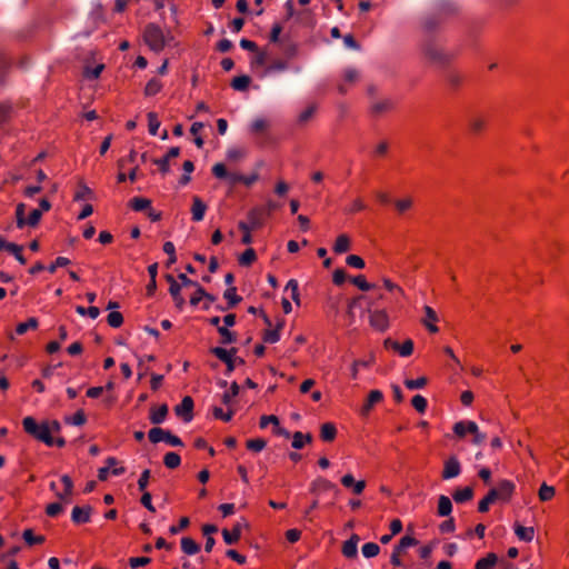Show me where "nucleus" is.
<instances>
[{
	"label": "nucleus",
	"mask_w": 569,
	"mask_h": 569,
	"mask_svg": "<svg viewBox=\"0 0 569 569\" xmlns=\"http://www.w3.org/2000/svg\"><path fill=\"white\" fill-rule=\"evenodd\" d=\"M538 496L541 501H549L555 496V488L552 486H548L547 483H542L539 488Z\"/></svg>",
	"instance_id": "obj_44"
},
{
	"label": "nucleus",
	"mask_w": 569,
	"mask_h": 569,
	"mask_svg": "<svg viewBox=\"0 0 569 569\" xmlns=\"http://www.w3.org/2000/svg\"><path fill=\"white\" fill-rule=\"evenodd\" d=\"M382 286L387 291H389L392 295L396 301H399L400 298L405 297L403 289L389 278H382Z\"/></svg>",
	"instance_id": "obj_23"
},
{
	"label": "nucleus",
	"mask_w": 569,
	"mask_h": 569,
	"mask_svg": "<svg viewBox=\"0 0 569 569\" xmlns=\"http://www.w3.org/2000/svg\"><path fill=\"white\" fill-rule=\"evenodd\" d=\"M383 400V393L378 390V389H375V390H371L360 410V413L362 416H368L370 413V411L372 410V408L380 403L381 401Z\"/></svg>",
	"instance_id": "obj_13"
},
{
	"label": "nucleus",
	"mask_w": 569,
	"mask_h": 569,
	"mask_svg": "<svg viewBox=\"0 0 569 569\" xmlns=\"http://www.w3.org/2000/svg\"><path fill=\"white\" fill-rule=\"evenodd\" d=\"M373 363V357L368 360H356L351 365V377L352 379L358 378L359 369L369 368Z\"/></svg>",
	"instance_id": "obj_37"
},
{
	"label": "nucleus",
	"mask_w": 569,
	"mask_h": 569,
	"mask_svg": "<svg viewBox=\"0 0 569 569\" xmlns=\"http://www.w3.org/2000/svg\"><path fill=\"white\" fill-rule=\"evenodd\" d=\"M333 489H337V486L325 479V478H317L315 481H312L311 483V491H317V490H333Z\"/></svg>",
	"instance_id": "obj_36"
},
{
	"label": "nucleus",
	"mask_w": 569,
	"mask_h": 569,
	"mask_svg": "<svg viewBox=\"0 0 569 569\" xmlns=\"http://www.w3.org/2000/svg\"><path fill=\"white\" fill-rule=\"evenodd\" d=\"M287 69H288V62L282 59H277L264 68V70L260 74V77L261 78L269 77L271 74L286 71Z\"/></svg>",
	"instance_id": "obj_20"
},
{
	"label": "nucleus",
	"mask_w": 569,
	"mask_h": 569,
	"mask_svg": "<svg viewBox=\"0 0 569 569\" xmlns=\"http://www.w3.org/2000/svg\"><path fill=\"white\" fill-rule=\"evenodd\" d=\"M162 89V83L160 80L158 79H151L148 81V83L146 84V88H144V94L148 96V97H152V96H156L157 93H159Z\"/></svg>",
	"instance_id": "obj_40"
},
{
	"label": "nucleus",
	"mask_w": 569,
	"mask_h": 569,
	"mask_svg": "<svg viewBox=\"0 0 569 569\" xmlns=\"http://www.w3.org/2000/svg\"><path fill=\"white\" fill-rule=\"evenodd\" d=\"M342 77H343V82L341 84H339V91L341 93H345V92H347L348 87L350 84L356 83L360 79V73L355 68H347L343 71V76Z\"/></svg>",
	"instance_id": "obj_16"
},
{
	"label": "nucleus",
	"mask_w": 569,
	"mask_h": 569,
	"mask_svg": "<svg viewBox=\"0 0 569 569\" xmlns=\"http://www.w3.org/2000/svg\"><path fill=\"white\" fill-rule=\"evenodd\" d=\"M118 460L114 457H108L106 459V467H109V470L113 476H121L126 472V469L120 466L118 467Z\"/></svg>",
	"instance_id": "obj_45"
},
{
	"label": "nucleus",
	"mask_w": 569,
	"mask_h": 569,
	"mask_svg": "<svg viewBox=\"0 0 569 569\" xmlns=\"http://www.w3.org/2000/svg\"><path fill=\"white\" fill-rule=\"evenodd\" d=\"M257 259L256 251L252 248H248L239 257L238 261L240 266L248 267Z\"/></svg>",
	"instance_id": "obj_42"
},
{
	"label": "nucleus",
	"mask_w": 569,
	"mask_h": 569,
	"mask_svg": "<svg viewBox=\"0 0 569 569\" xmlns=\"http://www.w3.org/2000/svg\"><path fill=\"white\" fill-rule=\"evenodd\" d=\"M38 327V320L36 318H29L26 322H20L17 328L16 332L18 335L26 333L29 329H36Z\"/></svg>",
	"instance_id": "obj_48"
},
{
	"label": "nucleus",
	"mask_w": 569,
	"mask_h": 569,
	"mask_svg": "<svg viewBox=\"0 0 569 569\" xmlns=\"http://www.w3.org/2000/svg\"><path fill=\"white\" fill-rule=\"evenodd\" d=\"M91 194H92V191H91V189L89 187H87L86 184H80L78 190L74 193L73 199L76 201H80V200H84V199L90 198Z\"/></svg>",
	"instance_id": "obj_63"
},
{
	"label": "nucleus",
	"mask_w": 569,
	"mask_h": 569,
	"mask_svg": "<svg viewBox=\"0 0 569 569\" xmlns=\"http://www.w3.org/2000/svg\"><path fill=\"white\" fill-rule=\"evenodd\" d=\"M397 352L401 357H409L413 352V341L411 339H407L405 342L399 343Z\"/></svg>",
	"instance_id": "obj_55"
},
{
	"label": "nucleus",
	"mask_w": 569,
	"mask_h": 569,
	"mask_svg": "<svg viewBox=\"0 0 569 569\" xmlns=\"http://www.w3.org/2000/svg\"><path fill=\"white\" fill-rule=\"evenodd\" d=\"M515 535L517 538L525 542H531L535 538V529L533 527H525L519 522L513 525Z\"/></svg>",
	"instance_id": "obj_19"
},
{
	"label": "nucleus",
	"mask_w": 569,
	"mask_h": 569,
	"mask_svg": "<svg viewBox=\"0 0 569 569\" xmlns=\"http://www.w3.org/2000/svg\"><path fill=\"white\" fill-rule=\"evenodd\" d=\"M249 83H250V78L248 76H239V77L233 78V80L231 82V87L234 90L243 91L249 87Z\"/></svg>",
	"instance_id": "obj_46"
},
{
	"label": "nucleus",
	"mask_w": 569,
	"mask_h": 569,
	"mask_svg": "<svg viewBox=\"0 0 569 569\" xmlns=\"http://www.w3.org/2000/svg\"><path fill=\"white\" fill-rule=\"evenodd\" d=\"M151 206V201L147 198L134 197L130 200V207L134 211H142Z\"/></svg>",
	"instance_id": "obj_41"
},
{
	"label": "nucleus",
	"mask_w": 569,
	"mask_h": 569,
	"mask_svg": "<svg viewBox=\"0 0 569 569\" xmlns=\"http://www.w3.org/2000/svg\"><path fill=\"white\" fill-rule=\"evenodd\" d=\"M24 209L26 206L23 203H19L16 209V217H17V226L18 228H23L26 224L30 227H34L39 223L41 219V211L39 209H33L28 219H24Z\"/></svg>",
	"instance_id": "obj_7"
},
{
	"label": "nucleus",
	"mask_w": 569,
	"mask_h": 569,
	"mask_svg": "<svg viewBox=\"0 0 569 569\" xmlns=\"http://www.w3.org/2000/svg\"><path fill=\"white\" fill-rule=\"evenodd\" d=\"M148 437L152 443H158V442L164 441L168 445L173 446V447L183 446L181 439L178 436H174L171 432H169L162 428H159V427H154V428L150 429Z\"/></svg>",
	"instance_id": "obj_4"
},
{
	"label": "nucleus",
	"mask_w": 569,
	"mask_h": 569,
	"mask_svg": "<svg viewBox=\"0 0 569 569\" xmlns=\"http://www.w3.org/2000/svg\"><path fill=\"white\" fill-rule=\"evenodd\" d=\"M66 422L72 426H82L86 423V416L82 410H79L73 416L67 417Z\"/></svg>",
	"instance_id": "obj_61"
},
{
	"label": "nucleus",
	"mask_w": 569,
	"mask_h": 569,
	"mask_svg": "<svg viewBox=\"0 0 569 569\" xmlns=\"http://www.w3.org/2000/svg\"><path fill=\"white\" fill-rule=\"evenodd\" d=\"M452 430L458 438H465L471 431H477V423L471 420H461L453 425Z\"/></svg>",
	"instance_id": "obj_15"
},
{
	"label": "nucleus",
	"mask_w": 569,
	"mask_h": 569,
	"mask_svg": "<svg viewBox=\"0 0 569 569\" xmlns=\"http://www.w3.org/2000/svg\"><path fill=\"white\" fill-rule=\"evenodd\" d=\"M451 511H452L451 500L447 496L441 495L438 499V509H437L438 516L447 517L451 513Z\"/></svg>",
	"instance_id": "obj_31"
},
{
	"label": "nucleus",
	"mask_w": 569,
	"mask_h": 569,
	"mask_svg": "<svg viewBox=\"0 0 569 569\" xmlns=\"http://www.w3.org/2000/svg\"><path fill=\"white\" fill-rule=\"evenodd\" d=\"M352 283L357 286L362 291H369L375 288V284L367 281L366 277L362 274L356 276L351 279Z\"/></svg>",
	"instance_id": "obj_47"
},
{
	"label": "nucleus",
	"mask_w": 569,
	"mask_h": 569,
	"mask_svg": "<svg viewBox=\"0 0 569 569\" xmlns=\"http://www.w3.org/2000/svg\"><path fill=\"white\" fill-rule=\"evenodd\" d=\"M369 323L379 332L387 331L390 326L388 312L385 309L369 310Z\"/></svg>",
	"instance_id": "obj_6"
},
{
	"label": "nucleus",
	"mask_w": 569,
	"mask_h": 569,
	"mask_svg": "<svg viewBox=\"0 0 569 569\" xmlns=\"http://www.w3.org/2000/svg\"><path fill=\"white\" fill-rule=\"evenodd\" d=\"M341 485L350 489L353 495H361L363 490L366 489V481L365 480H356L352 473H346L340 479Z\"/></svg>",
	"instance_id": "obj_11"
},
{
	"label": "nucleus",
	"mask_w": 569,
	"mask_h": 569,
	"mask_svg": "<svg viewBox=\"0 0 569 569\" xmlns=\"http://www.w3.org/2000/svg\"><path fill=\"white\" fill-rule=\"evenodd\" d=\"M197 290L193 296L190 298V303L192 306H198L201 300L207 299L208 303L204 305V309H208L209 306L213 302V297L204 291V289L200 286H196Z\"/></svg>",
	"instance_id": "obj_25"
},
{
	"label": "nucleus",
	"mask_w": 569,
	"mask_h": 569,
	"mask_svg": "<svg viewBox=\"0 0 569 569\" xmlns=\"http://www.w3.org/2000/svg\"><path fill=\"white\" fill-rule=\"evenodd\" d=\"M107 322L112 328H119L123 323V317L118 311H111L107 317Z\"/></svg>",
	"instance_id": "obj_57"
},
{
	"label": "nucleus",
	"mask_w": 569,
	"mask_h": 569,
	"mask_svg": "<svg viewBox=\"0 0 569 569\" xmlns=\"http://www.w3.org/2000/svg\"><path fill=\"white\" fill-rule=\"evenodd\" d=\"M163 463L169 469H176L181 463V458L176 452H167L163 457Z\"/></svg>",
	"instance_id": "obj_39"
},
{
	"label": "nucleus",
	"mask_w": 569,
	"mask_h": 569,
	"mask_svg": "<svg viewBox=\"0 0 569 569\" xmlns=\"http://www.w3.org/2000/svg\"><path fill=\"white\" fill-rule=\"evenodd\" d=\"M468 126L473 134L481 133L487 127V119L480 114H473L469 118Z\"/></svg>",
	"instance_id": "obj_21"
},
{
	"label": "nucleus",
	"mask_w": 569,
	"mask_h": 569,
	"mask_svg": "<svg viewBox=\"0 0 569 569\" xmlns=\"http://www.w3.org/2000/svg\"><path fill=\"white\" fill-rule=\"evenodd\" d=\"M168 415V406L161 405L159 407H152L150 409L149 419L153 425L162 423Z\"/></svg>",
	"instance_id": "obj_22"
},
{
	"label": "nucleus",
	"mask_w": 569,
	"mask_h": 569,
	"mask_svg": "<svg viewBox=\"0 0 569 569\" xmlns=\"http://www.w3.org/2000/svg\"><path fill=\"white\" fill-rule=\"evenodd\" d=\"M207 211V204L197 196L192 198L191 214L192 220L199 222L203 220Z\"/></svg>",
	"instance_id": "obj_18"
},
{
	"label": "nucleus",
	"mask_w": 569,
	"mask_h": 569,
	"mask_svg": "<svg viewBox=\"0 0 569 569\" xmlns=\"http://www.w3.org/2000/svg\"><path fill=\"white\" fill-rule=\"evenodd\" d=\"M461 473V465L457 457L448 458L443 463L442 479L450 480L457 478Z\"/></svg>",
	"instance_id": "obj_10"
},
{
	"label": "nucleus",
	"mask_w": 569,
	"mask_h": 569,
	"mask_svg": "<svg viewBox=\"0 0 569 569\" xmlns=\"http://www.w3.org/2000/svg\"><path fill=\"white\" fill-rule=\"evenodd\" d=\"M143 40L150 50L161 52L166 46H169L173 40L171 32L164 33L163 30L154 24L149 23L143 31Z\"/></svg>",
	"instance_id": "obj_2"
},
{
	"label": "nucleus",
	"mask_w": 569,
	"mask_h": 569,
	"mask_svg": "<svg viewBox=\"0 0 569 569\" xmlns=\"http://www.w3.org/2000/svg\"><path fill=\"white\" fill-rule=\"evenodd\" d=\"M91 507H74L71 512V519L74 523H87L90 521Z\"/></svg>",
	"instance_id": "obj_17"
},
{
	"label": "nucleus",
	"mask_w": 569,
	"mask_h": 569,
	"mask_svg": "<svg viewBox=\"0 0 569 569\" xmlns=\"http://www.w3.org/2000/svg\"><path fill=\"white\" fill-rule=\"evenodd\" d=\"M427 385V379L425 377H420L417 379H407L405 381V386L410 390L421 389Z\"/></svg>",
	"instance_id": "obj_60"
},
{
	"label": "nucleus",
	"mask_w": 569,
	"mask_h": 569,
	"mask_svg": "<svg viewBox=\"0 0 569 569\" xmlns=\"http://www.w3.org/2000/svg\"><path fill=\"white\" fill-rule=\"evenodd\" d=\"M515 491V482L508 479H502L498 482L497 487L491 488L488 492L496 502H509Z\"/></svg>",
	"instance_id": "obj_3"
},
{
	"label": "nucleus",
	"mask_w": 569,
	"mask_h": 569,
	"mask_svg": "<svg viewBox=\"0 0 569 569\" xmlns=\"http://www.w3.org/2000/svg\"><path fill=\"white\" fill-rule=\"evenodd\" d=\"M412 407L420 413H423L427 409L428 402L427 399L421 395H416L411 399Z\"/></svg>",
	"instance_id": "obj_53"
},
{
	"label": "nucleus",
	"mask_w": 569,
	"mask_h": 569,
	"mask_svg": "<svg viewBox=\"0 0 569 569\" xmlns=\"http://www.w3.org/2000/svg\"><path fill=\"white\" fill-rule=\"evenodd\" d=\"M193 400L191 397L186 396L182 401L174 407V413L180 417L184 422H190L193 418Z\"/></svg>",
	"instance_id": "obj_9"
},
{
	"label": "nucleus",
	"mask_w": 569,
	"mask_h": 569,
	"mask_svg": "<svg viewBox=\"0 0 569 569\" xmlns=\"http://www.w3.org/2000/svg\"><path fill=\"white\" fill-rule=\"evenodd\" d=\"M350 246H351V240H350L349 236L346 233H342L337 237L332 249L337 254H341V253L349 251Z\"/></svg>",
	"instance_id": "obj_26"
},
{
	"label": "nucleus",
	"mask_w": 569,
	"mask_h": 569,
	"mask_svg": "<svg viewBox=\"0 0 569 569\" xmlns=\"http://www.w3.org/2000/svg\"><path fill=\"white\" fill-rule=\"evenodd\" d=\"M358 551V537L353 536L342 545V553L347 558H353Z\"/></svg>",
	"instance_id": "obj_28"
},
{
	"label": "nucleus",
	"mask_w": 569,
	"mask_h": 569,
	"mask_svg": "<svg viewBox=\"0 0 569 569\" xmlns=\"http://www.w3.org/2000/svg\"><path fill=\"white\" fill-rule=\"evenodd\" d=\"M361 552L365 558H373L379 555L380 547L375 542H367L362 546Z\"/></svg>",
	"instance_id": "obj_43"
},
{
	"label": "nucleus",
	"mask_w": 569,
	"mask_h": 569,
	"mask_svg": "<svg viewBox=\"0 0 569 569\" xmlns=\"http://www.w3.org/2000/svg\"><path fill=\"white\" fill-rule=\"evenodd\" d=\"M181 549L188 556L197 555L200 551V545L189 537L181 539Z\"/></svg>",
	"instance_id": "obj_29"
},
{
	"label": "nucleus",
	"mask_w": 569,
	"mask_h": 569,
	"mask_svg": "<svg viewBox=\"0 0 569 569\" xmlns=\"http://www.w3.org/2000/svg\"><path fill=\"white\" fill-rule=\"evenodd\" d=\"M223 541L227 545H233L239 541L241 537V525L237 523L231 530L223 529L222 530Z\"/></svg>",
	"instance_id": "obj_27"
},
{
	"label": "nucleus",
	"mask_w": 569,
	"mask_h": 569,
	"mask_svg": "<svg viewBox=\"0 0 569 569\" xmlns=\"http://www.w3.org/2000/svg\"><path fill=\"white\" fill-rule=\"evenodd\" d=\"M60 481L63 486V490H58V486L54 481L50 483V490L54 492L56 497L60 501L69 503L73 493V481L68 475L61 476Z\"/></svg>",
	"instance_id": "obj_5"
},
{
	"label": "nucleus",
	"mask_w": 569,
	"mask_h": 569,
	"mask_svg": "<svg viewBox=\"0 0 569 569\" xmlns=\"http://www.w3.org/2000/svg\"><path fill=\"white\" fill-rule=\"evenodd\" d=\"M22 537L29 546L42 543L44 541L43 536H34L31 529H26L22 533Z\"/></svg>",
	"instance_id": "obj_50"
},
{
	"label": "nucleus",
	"mask_w": 569,
	"mask_h": 569,
	"mask_svg": "<svg viewBox=\"0 0 569 569\" xmlns=\"http://www.w3.org/2000/svg\"><path fill=\"white\" fill-rule=\"evenodd\" d=\"M212 174L218 179L227 180L231 186L241 183L242 174L229 172L226 166L221 162H218L212 167Z\"/></svg>",
	"instance_id": "obj_8"
},
{
	"label": "nucleus",
	"mask_w": 569,
	"mask_h": 569,
	"mask_svg": "<svg viewBox=\"0 0 569 569\" xmlns=\"http://www.w3.org/2000/svg\"><path fill=\"white\" fill-rule=\"evenodd\" d=\"M223 297L226 300H228L229 306L231 307L237 305L241 300V298L237 295V289L234 287L228 288L224 291Z\"/></svg>",
	"instance_id": "obj_62"
},
{
	"label": "nucleus",
	"mask_w": 569,
	"mask_h": 569,
	"mask_svg": "<svg viewBox=\"0 0 569 569\" xmlns=\"http://www.w3.org/2000/svg\"><path fill=\"white\" fill-rule=\"evenodd\" d=\"M148 127H149V133L151 136L158 134V130L160 128V120L158 119V116L154 112L148 113Z\"/></svg>",
	"instance_id": "obj_49"
},
{
	"label": "nucleus",
	"mask_w": 569,
	"mask_h": 569,
	"mask_svg": "<svg viewBox=\"0 0 569 569\" xmlns=\"http://www.w3.org/2000/svg\"><path fill=\"white\" fill-rule=\"evenodd\" d=\"M395 108V102L390 98H383L371 103L370 110L375 116H381L391 111Z\"/></svg>",
	"instance_id": "obj_14"
},
{
	"label": "nucleus",
	"mask_w": 569,
	"mask_h": 569,
	"mask_svg": "<svg viewBox=\"0 0 569 569\" xmlns=\"http://www.w3.org/2000/svg\"><path fill=\"white\" fill-rule=\"evenodd\" d=\"M168 281L170 282L169 291L177 305L178 308H181L184 305V299L181 297V286L173 279L172 276H168Z\"/></svg>",
	"instance_id": "obj_24"
},
{
	"label": "nucleus",
	"mask_w": 569,
	"mask_h": 569,
	"mask_svg": "<svg viewBox=\"0 0 569 569\" xmlns=\"http://www.w3.org/2000/svg\"><path fill=\"white\" fill-rule=\"evenodd\" d=\"M423 312H425V317L421 320L422 325L431 333H437L439 331V328L437 326V322L439 320L437 312L430 306H425Z\"/></svg>",
	"instance_id": "obj_12"
},
{
	"label": "nucleus",
	"mask_w": 569,
	"mask_h": 569,
	"mask_svg": "<svg viewBox=\"0 0 569 569\" xmlns=\"http://www.w3.org/2000/svg\"><path fill=\"white\" fill-rule=\"evenodd\" d=\"M76 311L80 316H88L91 319H97L100 315V310L98 307L84 308L82 306H78V307H76Z\"/></svg>",
	"instance_id": "obj_52"
},
{
	"label": "nucleus",
	"mask_w": 569,
	"mask_h": 569,
	"mask_svg": "<svg viewBox=\"0 0 569 569\" xmlns=\"http://www.w3.org/2000/svg\"><path fill=\"white\" fill-rule=\"evenodd\" d=\"M261 210L253 209L248 213V222L254 229L259 228L262 224L261 220Z\"/></svg>",
	"instance_id": "obj_51"
},
{
	"label": "nucleus",
	"mask_w": 569,
	"mask_h": 569,
	"mask_svg": "<svg viewBox=\"0 0 569 569\" xmlns=\"http://www.w3.org/2000/svg\"><path fill=\"white\" fill-rule=\"evenodd\" d=\"M472 497H473V490L471 487H465L462 489H457L452 495V498L457 503H463L466 501H469L472 499Z\"/></svg>",
	"instance_id": "obj_32"
},
{
	"label": "nucleus",
	"mask_w": 569,
	"mask_h": 569,
	"mask_svg": "<svg viewBox=\"0 0 569 569\" xmlns=\"http://www.w3.org/2000/svg\"><path fill=\"white\" fill-rule=\"evenodd\" d=\"M24 431L32 436L34 439L43 442L48 447L57 446L64 447L66 440L61 437H54L61 430V425L58 420H46L38 423L34 418L26 417L22 420Z\"/></svg>",
	"instance_id": "obj_1"
},
{
	"label": "nucleus",
	"mask_w": 569,
	"mask_h": 569,
	"mask_svg": "<svg viewBox=\"0 0 569 569\" xmlns=\"http://www.w3.org/2000/svg\"><path fill=\"white\" fill-rule=\"evenodd\" d=\"M498 561V557L495 553H488L486 557L479 559L476 562V569H493Z\"/></svg>",
	"instance_id": "obj_34"
},
{
	"label": "nucleus",
	"mask_w": 569,
	"mask_h": 569,
	"mask_svg": "<svg viewBox=\"0 0 569 569\" xmlns=\"http://www.w3.org/2000/svg\"><path fill=\"white\" fill-rule=\"evenodd\" d=\"M239 393V386L233 382L230 387V389L228 391H226L223 395H222V402L227 406H229L231 403V401L233 400V398H236Z\"/></svg>",
	"instance_id": "obj_56"
},
{
	"label": "nucleus",
	"mask_w": 569,
	"mask_h": 569,
	"mask_svg": "<svg viewBox=\"0 0 569 569\" xmlns=\"http://www.w3.org/2000/svg\"><path fill=\"white\" fill-rule=\"evenodd\" d=\"M212 413H213L214 418L220 419L226 422L230 421L233 417L232 410L229 409V410L224 411L222 408H219V407H214L212 410Z\"/></svg>",
	"instance_id": "obj_59"
},
{
	"label": "nucleus",
	"mask_w": 569,
	"mask_h": 569,
	"mask_svg": "<svg viewBox=\"0 0 569 569\" xmlns=\"http://www.w3.org/2000/svg\"><path fill=\"white\" fill-rule=\"evenodd\" d=\"M246 446L251 451L260 452L266 448L267 442H266V440H263L261 438H257V439L248 440Z\"/></svg>",
	"instance_id": "obj_54"
},
{
	"label": "nucleus",
	"mask_w": 569,
	"mask_h": 569,
	"mask_svg": "<svg viewBox=\"0 0 569 569\" xmlns=\"http://www.w3.org/2000/svg\"><path fill=\"white\" fill-rule=\"evenodd\" d=\"M311 440H312L311 435H309V433L305 435L300 431H297L292 436L291 446L295 449H302L305 447V445L311 442Z\"/></svg>",
	"instance_id": "obj_35"
},
{
	"label": "nucleus",
	"mask_w": 569,
	"mask_h": 569,
	"mask_svg": "<svg viewBox=\"0 0 569 569\" xmlns=\"http://www.w3.org/2000/svg\"><path fill=\"white\" fill-rule=\"evenodd\" d=\"M218 331L221 336L222 343L228 345L236 341V335L232 331H230L227 327H218Z\"/></svg>",
	"instance_id": "obj_58"
},
{
	"label": "nucleus",
	"mask_w": 569,
	"mask_h": 569,
	"mask_svg": "<svg viewBox=\"0 0 569 569\" xmlns=\"http://www.w3.org/2000/svg\"><path fill=\"white\" fill-rule=\"evenodd\" d=\"M346 262L348 266L356 268V269H363L366 263L365 260L357 254H350L347 257Z\"/></svg>",
	"instance_id": "obj_64"
},
{
	"label": "nucleus",
	"mask_w": 569,
	"mask_h": 569,
	"mask_svg": "<svg viewBox=\"0 0 569 569\" xmlns=\"http://www.w3.org/2000/svg\"><path fill=\"white\" fill-rule=\"evenodd\" d=\"M337 436L336 426L331 422H326L321 426L320 437L323 441H332Z\"/></svg>",
	"instance_id": "obj_33"
},
{
	"label": "nucleus",
	"mask_w": 569,
	"mask_h": 569,
	"mask_svg": "<svg viewBox=\"0 0 569 569\" xmlns=\"http://www.w3.org/2000/svg\"><path fill=\"white\" fill-rule=\"evenodd\" d=\"M212 352L218 359H220L221 361L227 363L229 366V368L232 369V359L234 356V350H227L221 347H216L212 350Z\"/></svg>",
	"instance_id": "obj_30"
},
{
	"label": "nucleus",
	"mask_w": 569,
	"mask_h": 569,
	"mask_svg": "<svg viewBox=\"0 0 569 569\" xmlns=\"http://www.w3.org/2000/svg\"><path fill=\"white\" fill-rule=\"evenodd\" d=\"M286 291L290 292L291 299L300 305V296H299V283L296 279H290L286 284Z\"/></svg>",
	"instance_id": "obj_38"
}]
</instances>
